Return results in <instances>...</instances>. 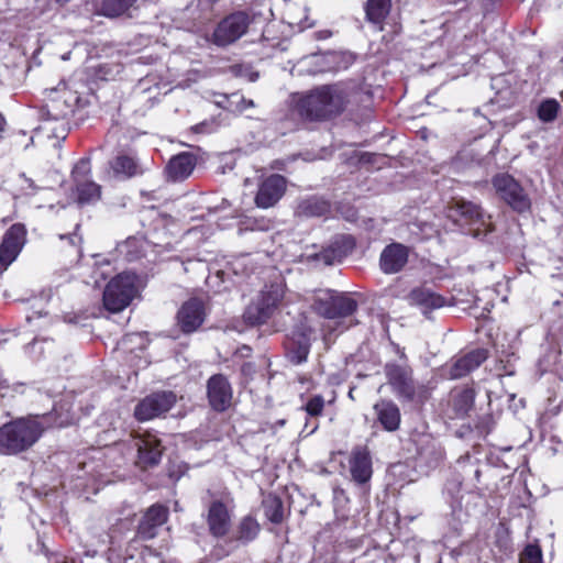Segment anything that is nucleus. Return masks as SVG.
I'll return each instance as SVG.
<instances>
[{
    "mask_svg": "<svg viewBox=\"0 0 563 563\" xmlns=\"http://www.w3.org/2000/svg\"><path fill=\"white\" fill-rule=\"evenodd\" d=\"M272 227L271 220L267 219H249L246 222V229L266 231Z\"/></svg>",
    "mask_w": 563,
    "mask_h": 563,
    "instance_id": "nucleus-42",
    "label": "nucleus"
},
{
    "mask_svg": "<svg viewBox=\"0 0 563 563\" xmlns=\"http://www.w3.org/2000/svg\"><path fill=\"white\" fill-rule=\"evenodd\" d=\"M331 36V32L328 31V30H324V31H320L318 32V38L319 40H325V38H329Z\"/></svg>",
    "mask_w": 563,
    "mask_h": 563,
    "instance_id": "nucleus-48",
    "label": "nucleus"
},
{
    "mask_svg": "<svg viewBox=\"0 0 563 563\" xmlns=\"http://www.w3.org/2000/svg\"><path fill=\"white\" fill-rule=\"evenodd\" d=\"M450 217L455 221H461L468 224L484 223V213L481 208L470 201L455 200L450 207Z\"/></svg>",
    "mask_w": 563,
    "mask_h": 563,
    "instance_id": "nucleus-26",
    "label": "nucleus"
},
{
    "mask_svg": "<svg viewBox=\"0 0 563 563\" xmlns=\"http://www.w3.org/2000/svg\"><path fill=\"white\" fill-rule=\"evenodd\" d=\"M92 91L81 78L71 76L62 80L57 87L49 89V99L45 106L49 120L64 121L70 118L79 106L81 96Z\"/></svg>",
    "mask_w": 563,
    "mask_h": 563,
    "instance_id": "nucleus-2",
    "label": "nucleus"
},
{
    "mask_svg": "<svg viewBox=\"0 0 563 563\" xmlns=\"http://www.w3.org/2000/svg\"><path fill=\"white\" fill-rule=\"evenodd\" d=\"M475 478L478 481L479 476H481V471L479 470H476L475 473Z\"/></svg>",
    "mask_w": 563,
    "mask_h": 563,
    "instance_id": "nucleus-51",
    "label": "nucleus"
},
{
    "mask_svg": "<svg viewBox=\"0 0 563 563\" xmlns=\"http://www.w3.org/2000/svg\"><path fill=\"white\" fill-rule=\"evenodd\" d=\"M43 428L34 419H18L0 428V453L16 454L31 448L41 437Z\"/></svg>",
    "mask_w": 563,
    "mask_h": 563,
    "instance_id": "nucleus-3",
    "label": "nucleus"
},
{
    "mask_svg": "<svg viewBox=\"0 0 563 563\" xmlns=\"http://www.w3.org/2000/svg\"><path fill=\"white\" fill-rule=\"evenodd\" d=\"M140 0H102L99 12L108 18H115L135 7Z\"/></svg>",
    "mask_w": 563,
    "mask_h": 563,
    "instance_id": "nucleus-30",
    "label": "nucleus"
},
{
    "mask_svg": "<svg viewBox=\"0 0 563 563\" xmlns=\"http://www.w3.org/2000/svg\"><path fill=\"white\" fill-rule=\"evenodd\" d=\"M263 508H264L265 516L269 521H272L274 523H279L283 521L284 506H283V501L279 497H277L275 495H268L263 500Z\"/></svg>",
    "mask_w": 563,
    "mask_h": 563,
    "instance_id": "nucleus-32",
    "label": "nucleus"
},
{
    "mask_svg": "<svg viewBox=\"0 0 563 563\" xmlns=\"http://www.w3.org/2000/svg\"><path fill=\"white\" fill-rule=\"evenodd\" d=\"M67 239L69 240V243L73 245H76L77 243L81 242V238H79L76 233L69 235Z\"/></svg>",
    "mask_w": 563,
    "mask_h": 563,
    "instance_id": "nucleus-47",
    "label": "nucleus"
},
{
    "mask_svg": "<svg viewBox=\"0 0 563 563\" xmlns=\"http://www.w3.org/2000/svg\"><path fill=\"white\" fill-rule=\"evenodd\" d=\"M333 318L351 316L357 308V302L347 296L332 297Z\"/></svg>",
    "mask_w": 563,
    "mask_h": 563,
    "instance_id": "nucleus-34",
    "label": "nucleus"
},
{
    "mask_svg": "<svg viewBox=\"0 0 563 563\" xmlns=\"http://www.w3.org/2000/svg\"><path fill=\"white\" fill-rule=\"evenodd\" d=\"M390 0H368L366 15L373 23H380L389 13Z\"/></svg>",
    "mask_w": 563,
    "mask_h": 563,
    "instance_id": "nucleus-33",
    "label": "nucleus"
},
{
    "mask_svg": "<svg viewBox=\"0 0 563 563\" xmlns=\"http://www.w3.org/2000/svg\"><path fill=\"white\" fill-rule=\"evenodd\" d=\"M243 77L247 82H255L258 79V73H236Z\"/></svg>",
    "mask_w": 563,
    "mask_h": 563,
    "instance_id": "nucleus-43",
    "label": "nucleus"
},
{
    "mask_svg": "<svg viewBox=\"0 0 563 563\" xmlns=\"http://www.w3.org/2000/svg\"><path fill=\"white\" fill-rule=\"evenodd\" d=\"M252 22V18L244 11L231 13L224 18L213 32V42L219 46H227L242 37Z\"/></svg>",
    "mask_w": 563,
    "mask_h": 563,
    "instance_id": "nucleus-8",
    "label": "nucleus"
},
{
    "mask_svg": "<svg viewBox=\"0 0 563 563\" xmlns=\"http://www.w3.org/2000/svg\"><path fill=\"white\" fill-rule=\"evenodd\" d=\"M313 329L308 324H298L294 331V347L289 351V360L292 364H301L307 361Z\"/></svg>",
    "mask_w": 563,
    "mask_h": 563,
    "instance_id": "nucleus-21",
    "label": "nucleus"
},
{
    "mask_svg": "<svg viewBox=\"0 0 563 563\" xmlns=\"http://www.w3.org/2000/svg\"><path fill=\"white\" fill-rule=\"evenodd\" d=\"M324 408V398L321 395L311 397L303 409L310 417H319Z\"/></svg>",
    "mask_w": 563,
    "mask_h": 563,
    "instance_id": "nucleus-40",
    "label": "nucleus"
},
{
    "mask_svg": "<svg viewBox=\"0 0 563 563\" xmlns=\"http://www.w3.org/2000/svg\"><path fill=\"white\" fill-rule=\"evenodd\" d=\"M110 167L119 179H128L141 173L135 159L126 155L117 156L110 162Z\"/></svg>",
    "mask_w": 563,
    "mask_h": 563,
    "instance_id": "nucleus-29",
    "label": "nucleus"
},
{
    "mask_svg": "<svg viewBox=\"0 0 563 563\" xmlns=\"http://www.w3.org/2000/svg\"><path fill=\"white\" fill-rule=\"evenodd\" d=\"M408 298L410 303L419 307L424 314L446 305V299L444 297L427 287H420L411 290Z\"/></svg>",
    "mask_w": 563,
    "mask_h": 563,
    "instance_id": "nucleus-23",
    "label": "nucleus"
},
{
    "mask_svg": "<svg viewBox=\"0 0 563 563\" xmlns=\"http://www.w3.org/2000/svg\"><path fill=\"white\" fill-rule=\"evenodd\" d=\"M71 179L74 194L79 205H92L101 198V186L91 178V166L88 158H81L73 168Z\"/></svg>",
    "mask_w": 563,
    "mask_h": 563,
    "instance_id": "nucleus-6",
    "label": "nucleus"
},
{
    "mask_svg": "<svg viewBox=\"0 0 563 563\" xmlns=\"http://www.w3.org/2000/svg\"><path fill=\"white\" fill-rule=\"evenodd\" d=\"M474 391L470 388L454 389L451 393L449 404V416L450 418H464L474 406Z\"/></svg>",
    "mask_w": 563,
    "mask_h": 563,
    "instance_id": "nucleus-24",
    "label": "nucleus"
},
{
    "mask_svg": "<svg viewBox=\"0 0 563 563\" xmlns=\"http://www.w3.org/2000/svg\"><path fill=\"white\" fill-rule=\"evenodd\" d=\"M40 130H43V131H49L51 129L48 126H41Z\"/></svg>",
    "mask_w": 563,
    "mask_h": 563,
    "instance_id": "nucleus-53",
    "label": "nucleus"
},
{
    "mask_svg": "<svg viewBox=\"0 0 563 563\" xmlns=\"http://www.w3.org/2000/svg\"><path fill=\"white\" fill-rule=\"evenodd\" d=\"M241 103H242V106H243V107H242V109H244V108H253V107H255L254 101H253V100H251V99H250V100H247V99H245V98H242Z\"/></svg>",
    "mask_w": 563,
    "mask_h": 563,
    "instance_id": "nucleus-46",
    "label": "nucleus"
},
{
    "mask_svg": "<svg viewBox=\"0 0 563 563\" xmlns=\"http://www.w3.org/2000/svg\"><path fill=\"white\" fill-rule=\"evenodd\" d=\"M284 294V287L280 284L265 286L246 307L243 314L244 321L250 325L266 323L279 310Z\"/></svg>",
    "mask_w": 563,
    "mask_h": 563,
    "instance_id": "nucleus-4",
    "label": "nucleus"
},
{
    "mask_svg": "<svg viewBox=\"0 0 563 563\" xmlns=\"http://www.w3.org/2000/svg\"><path fill=\"white\" fill-rule=\"evenodd\" d=\"M385 375L388 384L399 397L411 399L415 396V384L411 369L408 366L387 363L385 365Z\"/></svg>",
    "mask_w": 563,
    "mask_h": 563,
    "instance_id": "nucleus-12",
    "label": "nucleus"
},
{
    "mask_svg": "<svg viewBox=\"0 0 563 563\" xmlns=\"http://www.w3.org/2000/svg\"><path fill=\"white\" fill-rule=\"evenodd\" d=\"M134 446L137 449V464L141 467L146 468L158 464L163 449L156 435L150 433L140 435L135 439Z\"/></svg>",
    "mask_w": 563,
    "mask_h": 563,
    "instance_id": "nucleus-18",
    "label": "nucleus"
},
{
    "mask_svg": "<svg viewBox=\"0 0 563 563\" xmlns=\"http://www.w3.org/2000/svg\"><path fill=\"white\" fill-rule=\"evenodd\" d=\"M409 249L401 243H391L384 247L379 256V266L385 274H396L408 263Z\"/></svg>",
    "mask_w": 563,
    "mask_h": 563,
    "instance_id": "nucleus-19",
    "label": "nucleus"
},
{
    "mask_svg": "<svg viewBox=\"0 0 563 563\" xmlns=\"http://www.w3.org/2000/svg\"><path fill=\"white\" fill-rule=\"evenodd\" d=\"M488 357V350L479 347L475 349L461 357L456 358L450 368V377L452 379L461 378L475 368H477Z\"/></svg>",
    "mask_w": 563,
    "mask_h": 563,
    "instance_id": "nucleus-22",
    "label": "nucleus"
},
{
    "mask_svg": "<svg viewBox=\"0 0 563 563\" xmlns=\"http://www.w3.org/2000/svg\"><path fill=\"white\" fill-rule=\"evenodd\" d=\"M559 110V102L554 99H548L539 106L538 117L543 122H552L555 120Z\"/></svg>",
    "mask_w": 563,
    "mask_h": 563,
    "instance_id": "nucleus-37",
    "label": "nucleus"
},
{
    "mask_svg": "<svg viewBox=\"0 0 563 563\" xmlns=\"http://www.w3.org/2000/svg\"><path fill=\"white\" fill-rule=\"evenodd\" d=\"M260 531V526L251 517L244 518L240 523V536L239 538L245 541L253 540Z\"/></svg>",
    "mask_w": 563,
    "mask_h": 563,
    "instance_id": "nucleus-38",
    "label": "nucleus"
},
{
    "mask_svg": "<svg viewBox=\"0 0 563 563\" xmlns=\"http://www.w3.org/2000/svg\"><path fill=\"white\" fill-rule=\"evenodd\" d=\"M374 411L386 431L393 432L399 429L401 415L396 404L390 400H380L374 406Z\"/></svg>",
    "mask_w": 563,
    "mask_h": 563,
    "instance_id": "nucleus-25",
    "label": "nucleus"
},
{
    "mask_svg": "<svg viewBox=\"0 0 563 563\" xmlns=\"http://www.w3.org/2000/svg\"><path fill=\"white\" fill-rule=\"evenodd\" d=\"M520 563H542L541 549L534 544L527 545L520 555Z\"/></svg>",
    "mask_w": 563,
    "mask_h": 563,
    "instance_id": "nucleus-41",
    "label": "nucleus"
},
{
    "mask_svg": "<svg viewBox=\"0 0 563 563\" xmlns=\"http://www.w3.org/2000/svg\"><path fill=\"white\" fill-rule=\"evenodd\" d=\"M176 402L173 391L153 393L143 398L134 408L139 421H148L166 413Z\"/></svg>",
    "mask_w": 563,
    "mask_h": 563,
    "instance_id": "nucleus-9",
    "label": "nucleus"
},
{
    "mask_svg": "<svg viewBox=\"0 0 563 563\" xmlns=\"http://www.w3.org/2000/svg\"><path fill=\"white\" fill-rule=\"evenodd\" d=\"M151 85H153L154 89H156L158 93H161L163 89L164 95L172 90L170 88H167L166 82L162 81L159 73H148L139 81V88L143 92L151 91L153 89Z\"/></svg>",
    "mask_w": 563,
    "mask_h": 563,
    "instance_id": "nucleus-36",
    "label": "nucleus"
},
{
    "mask_svg": "<svg viewBox=\"0 0 563 563\" xmlns=\"http://www.w3.org/2000/svg\"><path fill=\"white\" fill-rule=\"evenodd\" d=\"M26 242V230L21 223L11 225L0 243V271H5L19 256Z\"/></svg>",
    "mask_w": 563,
    "mask_h": 563,
    "instance_id": "nucleus-10",
    "label": "nucleus"
},
{
    "mask_svg": "<svg viewBox=\"0 0 563 563\" xmlns=\"http://www.w3.org/2000/svg\"><path fill=\"white\" fill-rule=\"evenodd\" d=\"M137 295L136 275L119 274L112 278L103 291V305L110 312L125 309Z\"/></svg>",
    "mask_w": 563,
    "mask_h": 563,
    "instance_id": "nucleus-5",
    "label": "nucleus"
},
{
    "mask_svg": "<svg viewBox=\"0 0 563 563\" xmlns=\"http://www.w3.org/2000/svg\"><path fill=\"white\" fill-rule=\"evenodd\" d=\"M349 468L352 479L358 484L367 483L373 474L372 457L365 446H356L351 451Z\"/></svg>",
    "mask_w": 563,
    "mask_h": 563,
    "instance_id": "nucleus-17",
    "label": "nucleus"
},
{
    "mask_svg": "<svg viewBox=\"0 0 563 563\" xmlns=\"http://www.w3.org/2000/svg\"><path fill=\"white\" fill-rule=\"evenodd\" d=\"M494 188L498 196L518 212L530 209V199L520 184L508 174H500L493 179Z\"/></svg>",
    "mask_w": 563,
    "mask_h": 563,
    "instance_id": "nucleus-7",
    "label": "nucleus"
},
{
    "mask_svg": "<svg viewBox=\"0 0 563 563\" xmlns=\"http://www.w3.org/2000/svg\"><path fill=\"white\" fill-rule=\"evenodd\" d=\"M209 530L214 537L224 536L231 526L227 507L221 501H213L208 512Z\"/></svg>",
    "mask_w": 563,
    "mask_h": 563,
    "instance_id": "nucleus-27",
    "label": "nucleus"
},
{
    "mask_svg": "<svg viewBox=\"0 0 563 563\" xmlns=\"http://www.w3.org/2000/svg\"><path fill=\"white\" fill-rule=\"evenodd\" d=\"M285 190L286 179L282 175H271L258 185L255 205L262 209L271 208L279 201Z\"/></svg>",
    "mask_w": 563,
    "mask_h": 563,
    "instance_id": "nucleus-13",
    "label": "nucleus"
},
{
    "mask_svg": "<svg viewBox=\"0 0 563 563\" xmlns=\"http://www.w3.org/2000/svg\"><path fill=\"white\" fill-rule=\"evenodd\" d=\"M358 58L350 51H329L306 56L302 62L319 67L318 70H346L354 66Z\"/></svg>",
    "mask_w": 563,
    "mask_h": 563,
    "instance_id": "nucleus-11",
    "label": "nucleus"
},
{
    "mask_svg": "<svg viewBox=\"0 0 563 563\" xmlns=\"http://www.w3.org/2000/svg\"><path fill=\"white\" fill-rule=\"evenodd\" d=\"M349 102V91L341 85H323L292 93L290 106L300 119L323 122L341 114Z\"/></svg>",
    "mask_w": 563,
    "mask_h": 563,
    "instance_id": "nucleus-1",
    "label": "nucleus"
},
{
    "mask_svg": "<svg viewBox=\"0 0 563 563\" xmlns=\"http://www.w3.org/2000/svg\"><path fill=\"white\" fill-rule=\"evenodd\" d=\"M140 0H102L99 12L108 18H115L135 7Z\"/></svg>",
    "mask_w": 563,
    "mask_h": 563,
    "instance_id": "nucleus-31",
    "label": "nucleus"
},
{
    "mask_svg": "<svg viewBox=\"0 0 563 563\" xmlns=\"http://www.w3.org/2000/svg\"><path fill=\"white\" fill-rule=\"evenodd\" d=\"M328 210L329 203L319 198H310L299 205L300 213L307 217H320L327 213Z\"/></svg>",
    "mask_w": 563,
    "mask_h": 563,
    "instance_id": "nucleus-35",
    "label": "nucleus"
},
{
    "mask_svg": "<svg viewBox=\"0 0 563 563\" xmlns=\"http://www.w3.org/2000/svg\"><path fill=\"white\" fill-rule=\"evenodd\" d=\"M332 297H333V295H325V297H318L312 305L313 310L317 313H319L320 316H323L329 319H333Z\"/></svg>",
    "mask_w": 563,
    "mask_h": 563,
    "instance_id": "nucleus-39",
    "label": "nucleus"
},
{
    "mask_svg": "<svg viewBox=\"0 0 563 563\" xmlns=\"http://www.w3.org/2000/svg\"><path fill=\"white\" fill-rule=\"evenodd\" d=\"M58 4L63 5L67 2H69L70 0H55Z\"/></svg>",
    "mask_w": 563,
    "mask_h": 563,
    "instance_id": "nucleus-50",
    "label": "nucleus"
},
{
    "mask_svg": "<svg viewBox=\"0 0 563 563\" xmlns=\"http://www.w3.org/2000/svg\"><path fill=\"white\" fill-rule=\"evenodd\" d=\"M207 395L210 406L217 411H224L231 405L232 388L228 379L221 374H216L209 378Z\"/></svg>",
    "mask_w": 563,
    "mask_h": 563,
    "instance_id": "nucleus-15",
    "label": "nucleus"
},
{
    "mask_svg": "<svg viewBox=\"0 0 563 563\" xmlns=\"http://www.w3.org/2000/svg\"><path fill=\"white\" fill-rule=\"evenodd\" d=\"M177 320L183 332L196 331L205 320L203 303L198 299L186 301L177 313Z\"/></svg>",
    "mask_w": 563,
    "mask_h": 563,
    "instance_id": "nucleus-20",
    "label": "nucleus"
},
{
    "mask_svg": "<svg viewBox=\"0 0 563 563\" xmlns=\"http://www.w3.org/2000/svg\"><path fill=\"white\" fill-rule=\"evenodd\" d=\"M355 247V241L350 235L336 236L330 245L324 247L321 252L309 255L308 258L321 263L323 265H332L341 262L342 258L347 256Z\"/></svg>",
    "mask_w": 563,
    "mask_h": 563,
    "instance_id": "nucleus-14",
    "label": "nucleus"
},
{
    "mask_svg": "<svg viewBox=\"0 0 563 563\" xmlns=\"http://www.w3.org/2000/svg\"><path fill=\"white\" fill-rule=\"evenodd\" d=\"M195 166V156L189 153H181L170 158L166 167V174L174 181L183 180L192 173Z\"/></svg>",
    "mask_w": 563,
    "mask_h": 563,
    "instance_id": "nucleus-28",
    "label": "nucleus"
},
{
    "mask_svg": "<svg viewBox=\"0 0 563 563\" xmlns=\"http://www.w3.org/2000/svg\"><path fill=\"white\" fill-rule=\"evenodd\" d=\"M66 132H67V128L65 124H62L60 129L58 132H55L54 131V136L58 140H65L66 137Z\"/></svg>",
    "mask_w": 563,
    "mask_h": 563,
    "instance_id": "nucleus-45",
    "label": "nucleus"
},
{
    "mask_svg": "<svg viewBox=\"0 0 563 563\" xmlns=\"http://www.w3.org/2000/svg\"><path fill=\"white\" fill-rule=\"evenodd\" d=\"M168 518V508L161 504L152 505L142 517L137 534L143 540H150L156 537L157 530Z\"/></svg>",
    "mask_w": 563,
    "mask_h": 563,
    "instance_id": "nucleus-16",
    "label": "nucleus"
},
{
    "mask_svg": "<svg viewBox=\"0 0 563 563\" xmlns=\"http://www.w3.org/2000/svg\"><path fill=\"white\" fill-rule=\"evenodd\" d=\"M5 125H7V121H5L4 117L2 115V113H0V134L4 131Z\"/></svg>",
    "mask_w": 563,
    "mask_h": 563,
    "instance_id": "nucleus-49",
    "label": "nucleus"
},
{
    "mask_svg": "<svg viewBox=\"0 0 563 563\" xmlns=\"http://www.w3.org/2000/svg\"><path fill=\"white\" fill-rule=\"evenodd\" d=\"M505 73H498L492 77V87L496 89L504 81Z\"/></svg>",
    "mask_w": 563,
    "mask_h": 563,
    "instance_id": "nucleus-44",
    "label": "nucleus"
},
{
    "mask_svg": "<svg viewBox=\"0 0 563 563\" xmlns=\"http://www.w3.org/2000/svg\"><path fill=\"white\" fill-rule=\"evenodd\" d=\"M133 336H134V335H126V336L123 339V344H124V343H125V341H128V340H129V341H131Z\"/></svg>",
    "mask_w": 563,
    "mask_h": 563,
    "instance_id": "nucleus-52",
    "label": "nucleus"
}]
</instances>
